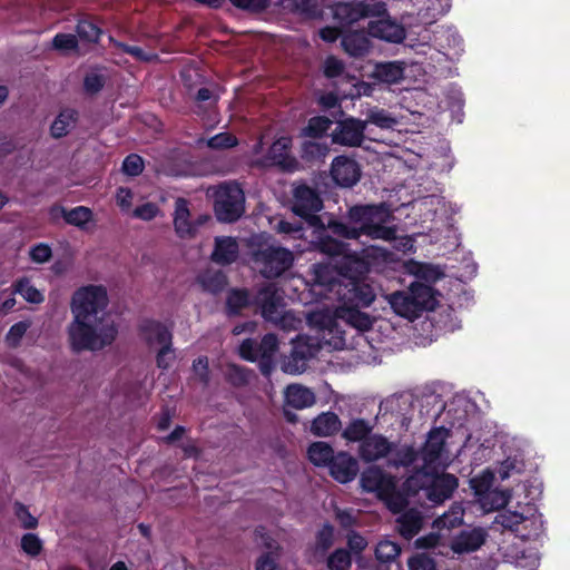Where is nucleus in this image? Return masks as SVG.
Returning <instances> with one entry per match:
<instances>
[{"instance_id":"1","label":"nucleus","mask_w":570,"mask_h":570,"mask_svg":"<svg viewBox=\"0 0 570 570\" xmlns=\"http://www.w3.org/2000/svg\"><path fill=\"white\" fill-rule=\"evenodd\" d=\"M342 242L338 253L331 256L328 264H318L313 267L312 292L325 299L336 298L341 304L332 309H317L309 314V322L320 328L326 344L334 348L347 347L346 332L343 325L365 332L368 331L374 318L354 306H370L375 299V291L360 277L372 269H382L389 254L382 248L370 246L358 255Z\"/></svg>"},{"instance_id":"2","label":"nucleus","mask_w":570,"mask_h":570,"mask_svg":"<svg viewBox=\"0 0 570 570\" xmlns=\"http://www.w3.org/2000/svg\"><path fill=\"white\" fill-rule=\"evenodd\" d=\"M458 454L459 450L452 448L449 430L436 428L429 432L420 452L410 446L397 451L393 464L412 465L415 470L404 482V492L396 491L395 481L379 468L365 470L361 476V485L364 491L376 493L394 513L407 504L406 495L421 489L426 491V498L431 502L440 504L452 495L459 483L454 475L439 472L445 470Z\"/></svg>"},{"instance_id":"3","label":"nucleus","mask_w":570,"mask_h":570,"mask_svg":"<svg viewBox=\"0 0 570 570\" xmlns=\"http://www.w3.org/2000/svg\"><path fill=\"white\" fill-rule=\"evenodd\" d=\"M107 305L108 294L102 285H86L73 293L68 336L75 351H99L115 341L117 327L106 312Z\"/></svg>"},{"instance_id":"4","label":"nucleus","mask_w":570,"mask_h":570,"mask_svg":"<svg viewBox=\"0 0 570 570\" xmlns=\"http://www.w3.org/2000/svg\"><path fill=\"white\" fill-rule=\"evenodd\" d=\"M347 218V224L333 222L331 233L347 240L357 239L361 235L383 240L394 237V228L389 225L392 214L384 205L355 206L350 209Z\"/></svg>"},{"instance_id":"5","label":"nucleus","mask_w":570,"mask_h":570,"mask_svg":"<svg viewBox=\"0 0 570 570\" xmlns=\"http://www.w3.org/2000/svg\"><path fill=\"white\" fill-rule=\"evenodd\" d=\"M323 207L318 194L301 185L294 189L293 213L302 217L313 228L311 245L325 254L338 253L342 249V242L333 238L330 234V225L325 228L321 218L316 215Z\"/></svg>"},{"instance_id":"6","label":"nucleus","mask_w":570,"mask_h":570,"mask_svg":"<svg viewBox=\"0 0 570 570\" xmlns=\"http://www.w3.org/2000/svg\"><path fill=\"white\" fill-rule=\"evenodd\" d=\"M248 247L255 267L267 278L281 276L293 265V253L275 245L265 233L253 235L248 239Z\"/></svg>"},{"instance_id":"7","label":"nucleus","mask_w":570,"mask_h":570,"mask_svg":"<svg viewBox=\"0 0 570 570\" xmlns=\"http://www.w3.org/2000/svg\"><path fill=\"white\" fill-rule=\"evenodd\" d=\"M385 298L395 314L410 321L424 311L434 309L438 304L434 289L420 281L412 283L407 291L394 292Z\"/></svg>"},{"instance_id":"8","label":"nucleus","mask_w":570,"mask_h":570,"mask_svg":"<svg viewBox=\"0 0 570 570\" xmlns=\"http://www.w3.org/2000/svg\"><path fill=\"white\" fill-rule=\"evenodd\" d=\"M207 195L214 199V209L219 220L230 223L243 215L245 197L237 184L228 183L210 187Z\"/></svg>"},{"instance_id":"9","label":"nucleus","mask_w":570,"mask_h":570,"mask_svg":"<svg viewBox=\"0 0 570 570\" xmlns=\"http://www.w3.org/2000/svg\"><path fill=\"white\" fill-rule=\"evenodd\" d=\"M307 321H309V316L307 317ZM308 324L316 332V337L302 335L293 340L291 356L284 361L282 365L283 371L288 374H301L304 372L306 361L313 357L318 348L327 346L328 348L335 350L333 346L325 343L320 328L311 322H308Z\"/></svg>"},{"instance_id":"10","label":"nucleus","mask_w":570,"mask_h":570,"mask_svg":"<svg viewBox=\"0 0 570 570\" xmlns=\"http://www.w3.org/2000/svg\"><path fill=\"white\" fill-rule=\"evenodd\" d=\"M257 304L261 305L262 315L266 321L275 323L284 330H295L301 324L292 312L285 311L283 296L274 286L269 285L263 288L257 297Z\"/></svg>"},{"instance_id":"11","label":"nucleus","mask_w":570,"mask_h":570,"mask_svg":"<svg viewBox=\"0 0 570 570\" xmlns=\"http://www.w3.org/2000/svg\"><path fill=\"white\" fill-rule=\"evenodd\" d=\"M464 509L461 504H453L449 511L433 522L434 531L415 541L417 548H445L448 532L463 523Z\"/></svg>"},{"instance_id":"12","label":"nucleus","mask_w":570,"mask_h":570,"mask_svg":"<svg viewBox=\"0 0 570 570\" xmlns=\"http://www.w3.org/2000/svg\"><path fill=\"white\" fill-rule=\"evenodd\" d=\"M324 75L327 78H340L341 83L350 85L341 90L343 98L355 99L362 96H371L374 87L365 81H357L354 76L344 71V65L335 57H327L323 65Z\"/></svg>"},{"instance_id":"13","label":"nucleus","mask_w":570,"mask_h":570,"mask_svg":"<svg viewBox=\"0 0 570 570\" xmlns=\"http://www.w3.org/2000/svg\"><path fill=\"white\" fill-rule=\"evenodd\" d=\"M421 65L415 62L389 61L375 63L370 77L383 83H399L407 78H416L422 75Z\"/></svg>"},{"instance_id":"14","label":"nucleus","mask_w":570,"mask_h":570,"mask_svg":"<svg viewBox=\"0 0 570 570\" xmlns=\"http://www.w3.org/2000/svg\"><path fill=\"white\" fill-rule=\"evenodd\" d=\"M370 19L368 33L372 37L393 43L402 42L405 39L404 27L386 13L383 3L382 11L375 12V16Z\"/></svg>"},{"instance_id":"15","label":"nucleus","mask_w":570,"mask_h":570,"mask_svg":"<svg viewBox=\"0 0 570 570\" xmlns=\"http://www.w3.org/2000/svg\"><path fill=\"white\" fill-rule=\"evenodd\" d=\"M366 127L367 121L346 117L336 122L331 134L332 141L344 147H360L365 139Z\"/></svg>"},{"instance_id":"16","label":"nucleus","mask_w":570,"mask_h":570,"mask_svg":"<svg viewBox=\"0 0 570 570\" xmlns=\"http://www.w3.org/2000/svg\"><path fill=\"white\" fill-rule=\"evenodd\" d=\"M292 139L287 136L277 138L271 146L267 155L257 158L256 163L261 166H279L287 171H294L298 168L297 160L291 155Z\"/></svg>"},{"instance_id":"17","label":"nucleus","mask_w":570,"mask_h":570,"mask_svg":"<svg viewBox=\"0 0 570 570\" xmlns=\"http://www.w3.org/2000/svg\"><path fill=\"white\" fill-rule=\"evenodd\" d=\"M488 533L483 528H469L454 535L446 546L455 554L471 553L479 550L487 541Z\"/></svg>"},{"instance_id":"18","label":"nucleus","mask_w":570,"mask_h":570,"mask_svg":"<svg viewBox=\"0 0 570 570\" xmlns=\"http://www.w3.org/2000/svg\"><path fill=\"white\" fill-rule=\"evenodd\" d=\"M361 167L353 158L337 156L331 165V177L337 186L352 187L361 178Z\"/></svg>"},{"instance_id":"19","label":"nucleus","mask_w":570,"mask_h":570,"mask_svg":"<svg viewBox=\"0 0 570 570\" xmlns=\"http://www.w3.org/2000/svg\"><path fill=\"white\" fill-rule=\"evenodd\" d=\"M382 11V3L365 4L363 2L338 3L333 10L334 18L343 24H350L362 18L374 17Z\"/></svg>"},{"instance_id":"20","label":"nucleus","mask_w":570,"mask_h":570,"mask_svg":"<svg viewBox=\"0 0 570 570\" xmlns=\"http://www.w3.org/2000/svg\"><path fill=\"white\" fill-rule=\"evenodd\" d=\"M327 469L331 476L337 482L347 483L355 479L360 466L353 455L345 451H340L335 453Z\"/></svg>"},{"instance_id":"21","label":"nucleus","mask_w":570,"mask_h":570,"mask_svg":"<svg viewBox=\"0 0 570 570\" xmlns=\"http://www.w3.org/2000/svg\"><path fill=\"white\" fill-rule=\"evenodd\" d=\"M208 216L198 217L197 222L190 220V212L185 199L178 198L175 204L174 227L180 238H191L196 234L197 226L207 222Z\"/></svg>"},{"instance_id":"22","label":"nucleus","mask_w":570,"mask_h":570,"mask_svg":"<svg viewBox=\"0 0 570 570\" xmlns=\"http://www.w3.org/2000/svg\"><path fill=\"white\" fill-rule=\"evenodd\" d=\"M392 450V443L384 436L372 434L363 440L358 455L365 462H374L385 458Z\"/></svg>"},{"instance_id":"23","label":"nucleus","mask_w":570,"mask_h":570,"mask_svg":"<svg viewBox=\"0 0 570 570\" xmlns=\"http://www.w3.org/2000/svg\"><path fill=\"white\" fill-rule=\"evenodd\" d=\"M543 531L542 515L530 504L524 507L522 521L515 535L522 540H537Z\"/></svg>"},{"instance_id":"24","label":"nucleus","mask_w":570,"mask_h":570,"mask_svg":"<svg viewBox=\"0 0 570 570\" xmlns=\"http://www.w3.org/2000/svg\"><path fill=\"white\" fill-rule=\"evenodd\" d=\"M285 405L295 410L312 407L316 402L313 390L302 384H289L284 391Z\"/></svg>"},{"instance_id":"25","label":"nucleus","mask_w":570,"mask_h":570,"mask_svg":"<svg viewBox=\"0 0 570 570\" xmlns=\"http://www.w3.org/2000/svg\"><path fill=\"white\" fill-rule=\"evenodd\" d=\"M141 334L147 344L153 348L171 344V332L165 324L158 321H145L141 325Z\"/></svg>"},{"instance_id":"26","label":"nucleus","mask_w":570,"mask_h":570,"mask_svg":"<svg viewBox=\"0 0 570 570\" xmlns=\"http://www.w3.org/2000/svg\"><path fill=\"white\" fill-rule=\"evenodd\" d=\"M238 253L239 246L235 238L230 236H220L215 238L212 259L217 264L227 265L236 261Z\"/></svg>"},{"instance_id":"27","label":"nucleus","mask_w":570,"mask_h":570,"mask_svg":"<svg viewBox=\"0 0 570 570\" xmlns=\"http://www.w3.org/2000/svg\"><path fill=\"white\" fill-rule=\"evenodd\" d=\"M417 14L429 23L445 14L451 8V0H414Z\"/></svg>"},{"instance_id":"28","label":"nucleus","mask_w":570,"mask_h":570,"mask_svg":"<svg viewBox=\"0 0 570 570\" xmlns=\"http://www.w3.org/2000/svg\"><path fill=\"white\" fill-rule=\"evenodd\" d=\"M342 423L337 414L323 412L317 415L311 424V432L320 438H327L341 430Z\"/></svg>"},{"instance_id":"29","label":"nucleus","mask_w":570,"mask_h":570,"mask_svg":"<svg viewBox=\"0 0 570 570\" xmlns=\"http://www.w3.org/2000/svg\"><path fill=\"white\" fill-rule=\"evenodd\" d=\"M404 266L409 274L415 276L420 281L428 283L435 282L443 276L441 268L435 265L409 261Z\"/></svg>"},{"instance_id":"30","label":"nucleus","mask_w":570,"mask_h":570,"mask_svg":"<svg viewBox=\"0 0 570 570\" xmlns=\"http://www.w3.org/2000/svg\"><path fill=\"white\" fill-rule=\"evenodd\" d=\"M420 210H425V219L436 216L443 217L448 214V204L444 198L435 195L424 197L414 204Z\"/></svg>"},{"instance_id":"31","label":"nucleus","mask_w":570,"mask_h":570,"mask_svg":"<svg viewBox=\"0 0 570 570\" xmlns=\"http://www.w3.org/2000/svg\"><path fill=\"white\" fill-rule=\"evenodd\" d=\"M370 40L362 32H353L343 37L342 46L344 50L353 57H360L368 52Z\"/></svg>"},{"instance_id":"32","label":"nucleus","mask_w":570,"mask_h":570,"mask_svg":"<svg viewBox=\"0 0 570 570\" xmlns=\"http://www.w3.org/2000/svg\"><path fill=\"white\" fill-rule=\"evenodd\" d=\"M307 455L314 465L327 468L335 455V452L328 443L317 441L309 445Z\"/></svg>"},{"instance_id":"33","label":"nucleus","mask_w":570,"mask_h":570,"mask_svg":"<svg viewBox=\"0 0 570 570\" xmlns=\"http://www.w3.org/2000/svg\"><path fill=\"white\" fill-rule=\"evenodd\" d=\"M511 495L507 491L491 490L478 498V502L483 512L488 513L503 508Z\"/></svg>"},{"instance_id":"34","label":"nucleus","mask_w":570,"mask_h":570,"mask_svg":"<svg viewBox=\"0 0 570 570\" xmlns=\"http://www.w3.org/2000/svg\"><path fill=\"white\" fill-rule=\"evenodd\" d=\"M372 425L363 420V419H355L351 421L346 428L342 432V436L347 442H363L364 439L370 436L368 434L372 431Z\"/></svg>"},{"instance_id":"35","label":"nucleus","mask_w":570,"mask_h":570,"mask_svg":"<svg viewBox=\"0 0 570 570\" xmlns=\"http://www.w3.org/2000/svg\"><path fill=\"white\" fill-rule=\"evenodd\" d=\"M77 114L72 109L62 110L53 120L50 131L55 138L66 136L76 125Z\"/></svg>"},{"instance_id":"36","label":"nucleus","mask_w":570,"mask_h":570,"mask_svg":"<svg viewBox=\"0 0 570 570\" xmlns=\"http://www.w3.org/2000/svg\"><path fill=\"white\" fill-rule=\"evenodd\" d=\"M57 210L61 212L62 218L67 224L78 228H85L92 220L91 209L85 206H78L70 210L66 208H58Z\"/></svg>"},{"instance_id":"37","label":"nucleus","mask_w":570,"mask_h":570,"mask_svg":"<svg viewBox=\"0 0 570 570\" xmlns=\"http://www.w3.org/2000/svg\"><path fill=\"white\" fill-rule=\"evenodd\" d=\"M422 525V517L416 510H410L399 518L400 533L406 538H413Z\"/></svg>"},{"instance_id":"38","label":"nucleus","mask_w":570,"mask_h":570,"mask_svg":"<svg viewBox=\"0 0 570 570\" xmlns=\"http://www.w3.org/2000/svg\"><path fill=\"white\" fill-rule=\"evenodd\" d=\"M332 125V120L324 116L312 117L302 130V137L317 139L323 137Z\"/></svg>"},{"instance_id":"39","label":"nucleus","mask_w":570,"mask_h":570,"mask_svg":"<svg viewBox=\"0 0 570 570\" xmlns=\"http://www.w3.org/2000/svg\"><path fill=\"white\" fill-rule=\"evenodd\" d=\"M364 121H367V125L372 124L382 129H391L397 124L395 117H393L389 111L377 107L368 109Z\"/></svg>"},{"instance_id":"40","label":"nucleus","mask_w":570,"mask_h":570,"mask_svg":"<svg viewBox=\"0 0 570 570\" xmlns=\"http://www.w3.org/2000/svg\"><path fill=\"white\" fill-rule=\"evenodd\" d=\"M327 153L326 144L314 141L312 138H305L301 146V157L307 161L324 158Z\"/></svg>"},{"instance_id":"41","label":"nucleus","mask_w":570,"mask_h":570,"mask_svg":"<svg viewBox=\"0 0 570 570\" xmlns=\"http://www.w3.org/2000/svg\"><path fill=\"white\" fill-rule=\"evenodd\" d=\"M14 291L32 304H40L45 299L43 293L36 288L29 278L19 279L16 283Z\"/></svg>"},{"instance_id":"42","label":"nucleus","mask_w":570,"mask_h":570,"mask_svg":"<svg viewBox=\"0 0 570 570\" xmlns=\"http://www.w3.org/2000/svg\"><path fill=\"white\" fill-rule=\"evenodd\" d=\"M494 480V474L490 470H484L480 474L475 475L470 480V485L474 491L476 498L491 491V487Z\"/></svg>"},{"instance_id":"43","label":"nucleus","mask_w":570,"mask_h":570,"mask_svg":"<svg viewBox=\"0 0 570 570\" xmlns=\"http://www.w3.org/2000/svg\"><path fill=\"white\" fill-rule=\"evenodd\" d=\"M524 514V508L521 512L507 510L499 513L495 517V523L501 524L504 529H509L510 531L517 533V530L522 521Z\"/></svg>"},{"instance_id":"44","label":"nucleus","mask_w":570,"mask_h":570,"mask_svg":"<svg viewBox=\"0 0 570 570\" xmlns=\"http://www.w3.org/2000/svg\"><path fill=\"white\" fill-rule=\"evenodd\" d=\"M400 552L399 544L390 540L380 541L375 550L376 558L382 562L393 561Z\"/></svg>"},{"instance_id":"45","label":"nucleus","mask_w":570,"mask_h":570,"mask_svg":"<svg viewBox=\"0 0 570 570\" xmlns=\"http://www.w3.org/2000/svg\"><path fill=\"white\" fill-rule=\"evenodd\" d=\"M351 564V556L344 549L335 550L327 559V567L330 570H348Z\"/></svg>"},{"instance_id":"46","label":"nucleus","mask_w":570,"mask_h":570,"mask_svg":"<svg viewBox=\"0 0 570 570\" xmlns=\"http://www.w3.org/2000/svg\"><path fill=\"white\" fill-rule=\"evenodd\" d=\"M30 326V321H21L13 324L6 335V343L10 347H17Z\"/></svg>"},{"instance_id":"47","label":"nucleus","mask_w":570,"mask_h":570,"mask_svg":"<svg viewBox=\"0 0 570 570\" xmlns=\"http://www.w3.org/2000/svg\"><path fill=\"white\" fill-rule=\"evenodd\" d=\"M334 540V530L331 525L324 527L317 532L315 541V553L323 556L325 551L332 546Z\"/></svg>"},{"instance_id":"48","label":"nucleus","mask_w":570,"mask_h":570,"mask_svg":"<svg viewBox=\"0 0 570 570\" xmlns=\"http://www.w3.org/2000/svg\"><path fill=\"white\" fill-rule=\"evenodd\" d=\"M52 257V248L47 243H38L30 247L29 258L36 264H45Z\"/></svg>"},{"instance_id":"49","label":"nucleus","mask_w":570,"mask_h":570,"mask_svg":"<svg viewBox=\"0 0 570 570\" xmlns=\"http://www.w3.org/2000/svg\"><path fill=\"white\" fill-rule=\"evenodd\" d=\"M203 287L209 292L216 293L225 286V276L219 273H207L200 276Z\"/></svg>"},{"instance_id":"50","label":"nucleus","mask_w":570,"mask_h":570,"mask_svg":"<svg viewBox=\"0 0 570 570\" xmlns=\"http://www.w3.org/2000/svg\"><path fill=\"white\" fill-rule=\"evenodd\" d=\"M277 347L278 341L276 336L273 334L265 335L258 346L261 357L267 362L271 361L275 355Z\"/></svg>"},{"instance_id":"51","label":"nucleus","mask_w":570,"mask_h":570,"mask_svg":"<svg viewBox=\"0 0 570 570\" xmlns=\"http://www.w3.org/2000/svg\"><path fill=\"white\" fill-rule=\"evenodd\" d=\"M78 36L89 42H96L99 39L100 30L90 21H79L77 26Z\"/></svg>"},{"instance_id":"52","label":"nucleus","mask_w":570,"mask_h":570,"mask_svg":"<svg viewBox=\"0 0 570 570\" xmlns=\"http://www.w3.org/2000/svg\"><path fill=\"white\" fill-rule=\"evenodd\" d=\"M160 214L159 207L154 203H145L132 210V216L141 220H151Z\"/></svg>"},{"instance_id":"53","label":"nucleus","mask_w":570,"mask_h":570,"mask_svg":"<svg viewBox=\"0 0 570 570\" xmlns=\"http://www.w3.org/2000/svg\"><path fill=\"white\" fill-rule=\"evenodd\" d=\"M267 553L262 554L256 562V570H274L276 567V550L273 544L266 542Z\"/></svg>"},{"instance_id":"54","label":"nucleus","mask_w":570,"mask_h":570,"mask_svg":"<svg viewBox=\"0 0 570 570\" xmlns=\"http://www.w3.org/2000/svg\"><path fill=\"white\" fill-rule=\"evenodd\" d=\"M175 357V351L173 350L171 344L163 345L158 348L157 352V366L159 368L167 370L174 363Z\"/></svg>"},{"instance_id":"55","label":"nucleus","mask_w":570,"mask_h":570,"mask_svg":"<svg viewBox=\"0 0 570 570\" xmlns=\"http://www.w3.org/2000/svg\"><path fill=\"white\" fill-rule=\"evenodd\" d=\"M144 169V160L138 155H129L122 163V170L129 176H137Z\"/></svg>"},{"instance_id":"56","label":"nucleus","mask_w":570,"mask_h":570,"mask_svg":"<svg viewBox=\"0 0 570 570\" xmlns=\"http://www.w3.org/2000/svg\"><path fill=\"white\" fill-rule=\"evenodd\" d=\"M247 303L248 294L245 291H233L227 298V306L232 313H237Z\"/></svg>"},{"instance_id":"57","label":"nucleus","mask_w":570,"mask_h":570,"mask_svg":"<svg viewBox=\"0 0 570 570\" xmlns=\"http://www.w3.org/2000/svg\"><path fill=\"white\" fill-rule=\"evenodd\" d=\"M21 548L26 553L37 556L42 548L41 540L33 533H27L21 539Z\"/></svg>"},{"instance_id":"58","label":"nucleus","mask_w":570,"mask_h":570,"mask_svg":"<svg viewBox=\"0 0 570 570\" xmlns=\"http://www.w3.org/2000/svg\"><path fill=\"white\" fill-rule=\"evenodd\" d=\"M236 138L228 132L218 134L207 140L208 147L213 149L228 148L235 146Z\"/></svg>"},{"instance_id":"59","label":"nucleus","mask_w":570,"mask_h":570,"mask_svg":"<svg viewBox=\"0 0 570 570\" xmlns=\"http://www.w3.org/2000/svg\"><path fill=\"white\" fill-rule=\"evenodd\" d=\"M14 513L23 528L33 529L37 527V519L28 511V509L24 505L17 503L14 505Z\"/></svg>"},{"instance_id":"60","label":"nucleus","mask_w":570,"mask_h":570,"mask_svg":"<svg viewBox=\"0 0 570 570\" xmlns=\"http://www.w3.org/2000/svg\"><path fill=\"white\" fill-rule=\"evenodd\" d=\"M52 43L56 49L67 52L76 49L77 39L73 35L59 33L53 38Z\"/></svg>"},{"instance_id":"61","label":"nucleus","mask_w":570,"mask_h":570,"mask_svg":"<svg viewBox=\"0 0 570 570\" xmlns=\"http://www.w3.org/2000/svg\"><path fill=\"white\" fill-rule=\"evenodd\" d=\"M410 570H435V563L433 559L425 554H417L411 558L407 562Z\"/></svg>"},{"instance_id":"62","label":"nucleus","mask_w":570,"mask_h":570,"mask_svg":"<svg viewBox=\"0 0 570 570\" xmlns=\"http://www.w3.org/2000/svg\"><path fill=\"white\" fill-rule=\"evenodd\" d=\"M134 194L130 189L119 187L116 191V203L125 213L129 212L132 206Z\"/></svg>"},{"instance_id":"63","label":"nucleus","mask_w":570,"mask_h":570,"mask_svg":"<svg viewBox=\"0 0 570 570\" xmlns=\"http://www.w3.org/2000/svg\"><path fill=\"white\" fill-rule=\"evenodd\" d=\"M520 471V462L517 458H508L503 462H501L498 474L501 480L508 479L513 472Z\"/></svg>"},{"instance_id":"64","label":"nucleus","mask_w":570,"mask_h":570,"mask_svg":"<svg viewBox=\"0 0 570 570\" xmlns=\"http://www.w3.org/2000/svg\"><path fill=\"white\" fill-rule=\"evenodd\" d=\"M239 353L240 356L247 361H255L261 357L258 346L250 340H246L240 344Z\"/></svg>"}]
</instances>
